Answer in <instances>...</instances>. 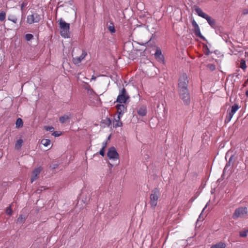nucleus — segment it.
Segmentation results:
<instances>
[{
  "label": "nucleus",
  "mask_w": 248,
  "mask_h": 248,
  "mask_svg": "<svg viewBox=\"0 0 248 248\" xmlns=\"http://www.w3.org/2000/svg\"><path fill=\"white\" fill-rule=\"evenodd\" d=\"M59 21L61 35L65 38L69 37L70 24L66 23L62 18H61Z\"/></svg>",
  "instance_id": "1"
},
{
  "label": "nucleus",
  "mask_w": 248,
  "mask_h": 248,
  "mask_svg": "<svg viewBox=\"0 0 248 248\" xmlns=\"http://www.w3.org/2000/svg\"><path fill=\"white\" fill-rule=\"evenodd\" d=\"M160 195V190L158 188H155L151 191L150 196V203L152 208H154L157 205Z\"/></svg>",
  "instance_id": "2"
},
{
  "label": "nucleus",
  "mask_w": 248,
  "mask_h": 248,
  "mask_svg": "<svg viewBox=\"0 0 248 248\" xmlns=\"http://www.w3.org/2000/svg\"><path fill=\"white\" fill-rule=\"evenodd\" d=\"M248 212V208L246 207L236 208L232 215V218L236 220L238 218L245 217L247 215Z\"/></svg>",
  "instance_id": "3"
},
{
  "label": "nucleus",
  "mask_w": 248,
  "mask_h": 248,
  "mask_svg": "<svg viewBox=\"0 0 248 248\" xmlns=\"http://www.w3.org/2000/svg\"><path fill=\"white\" fill-rule=\"evenodd\" d=\"M180 98L185 104L188 105L190 102V93L188 89L178 90Z\"/></svg>",
  "instance_id": "4"
},
{
  "label": "nucleus",
  "mask_w": 248,
  "mask_h": 248,
  "mask_svg": "<svg viewBox=\"0 0 248 248\" xmlns=\"http://www.w3.org/2000/svg\"><path fill=\"white\" fill-rule=\"evenodd\" d=\"M188 82L189 81L186 74L185 73L182 74L179 79L178 90L188 89Z\"/></svg>",
  "instance_id": "5"
},
{
  "label": "nucleus",
  "mask_w": 248,
  "mask_h": 248,
  "mask_svg": "<svg viewBox=\"0 0 248 248\" xmlns=\"http://www.w3.org/2000/svg\"><path fill=\"white\" fill-rule=\"evenodd\" d=\"M129 98L125 88H123L119 93L116 101L120 103H125Z\"/></svg>",
  "instance_id": "6"
},
{
  "label": "nucleus",
  "mask_w": 248,
  "mask_h": 248,
  "mask_svg": "<svg viewBox=\"0 0 248 248\" xmlns=\"http://www.w3.org/2000/svg\"><path fill=\"white\" fill-rule=\"evenodd\" d=\"M41 20V16L37 13L28 15L27 17V22L29 24L38 23Z\"/></svg>",
  "instance_id": "7"
},
{
  "label": "nucleus",
  "mask_w": 248,
  "mask_h": 248,
  "mask_svg": "<svg viewBox=\"0 0 248 248\" xmlns=\"http://www.w3.org/2000/svg\"><path fill=\"white\" fill-rule=\"evenodd\" d=\"M107 156L109 159H112L113 160L118 159L119 156V154L114 147H111L108 149L107 153Z\"/></svg>",
  "instance_id": "8"
},
{
  "label": "nucleus",
  "mask_w": 248,
  "mask_h": 248,
  "mask_svg": "<svg viewBox=\"0 0 248 248\" xmlns=\"http://www.w3.org/2000/svg\"><path fill=\"white\" fill-rule=\"evenodd\" d=\"M192 25L194 28V33L195 35L202 40H206L205 38L201 34L199 26L195 20L192 21Z\"/></svg>",
  "instance_id": "9"
},
{
  "label": "nucleus",
  "mask_w": 248,
  "mask_h": 248,
  "mask_svg": "<svg viewBox=\"0 0 248 248\" xmlns=\"http://www.w3.org/2000/svg\"><path fill=\"white\" fill-rule=\"evenodd\" d=\"M87 55V53L85 50H82L81 55L79 57L73 58V62L76 65H78L81 61L85 59Z\"/></svg>",
  "instance_id": "10"
},
{
  "label": "nucleus",
  "mask_w": 248,
  "mask_h": 248,
  "mask_svg": "<svg viewBox=\"0 0 248 248\" xmlns=\"http://www.w3.org/2000/svg\"><path fill=\"white\" fill-rule=\"evenodd\" d=\"M136 111L139 115L143 117L147 114V107L145 105H141L139 106Z\"/></svg>",
  "instance_id": "11"
},
{
  "label": "nucleus",
  "mask_w": 248,
  "mask_h": 248,
  "mask_svg": "<svg viewBox=\"0 0 248 248\" xmlns=\"http://www.w3.org/2000/svg\"><path fill=\"white\" fill-rule=\"evenodd\" d=\"M42 168L41 167H38L33 170L32 172V176L31 179V183L37 179L38 175L39 174Z\"/></svg>",
  "instance_id": "12"
},
{
  "label": "nucleus",
  "mask_w": 248,
  "mask_h": 248,
  "mask_svg": "<svg viewBox=\"0 0 248 248\" xmlns=\"http://www.w3.org/2000/svg\"><path fill=\"white\" fill-rule=\"evenodd\" d=\"M122 116H120L119 115H117L115 116L114 118V121L113 122V126L115 128L122 126L123 123L120 121L121 118Z\"/></svg>",
  "instance_id": "13"
},
{
  "label": "nucleus",
  "mask_w": 248,
  "mask_h": 248,
  "mask_svg": "<svg viewBox=\"0 0 248 248\" xmlns=\"http://www.w3.org/2000/svg\"><path fill=\"white\" fill-rule=\"evenodd\" d=\"M117 109L118 115L123 116L124 112L126 110V107L123 104H119L116 106Z\"/></svg>",
  "instance_id": "14"
},
{
  "label": "nucleus",
  "mask_w": 248,
  "mask_h": 248,
  "mask_svg": "<svg viewBox=\"0 0 248 248\" xmlns=\"http://www.w3.org/2000/svg\"><path fill=\"white\" fill-rule=\"evenodd\" d=\"M195 8H194V10L195 11V12H196V13L197 14V15L199 16H201L202 18H205V16H206V15L207 14H206V13H204L202 10L201 9V8H200V7H199L198 6H195Z\"/></svg>",
  "instance_id": "15"
},
{
  "label": "nucleus",
  "mask_w": 248,
  "mask_h": 248,
  "mask_svg": "<svg viewBox=\"0 0 248 248\" xmlns=\"http://www.w3.org/2000/svg\"><path fill=\"white\" fill-rule=\"evenodd\" d=\"M205 19L208 24L211 26L212 28H215L216 26V21L215 19L212 18L211 16H210L209 15H207L205 16V18H204Z\"/></svg>",
  "instance_id": "16"
},
{
  "label": "nucleus",
  "mask_w": 248,
  "mask_h": 248,
  "mask_svg": "<svg viewBox=\"0 0 248 248\" xmlns=\"http://www.w3.org/2000/svg\"><path fill=\"white\" fill-rule=\"evenodd\" d=\"M155 57L156 59L158 60H162L164 58L163 55L162 54L161 50L159 48H157L156 51L155 53Z\"/></svg>",
  "instance_id": "17"
},
{
  "label": "nucleus",
  "mask_w": 248,
  "mask_h": 248,
  "mask_svg": "<svg viewBox=\"0 0 248 248\" xmlns=\"http://www.w3.org/2000/svg\"><path fill=\"white\" fill-rule=\"evenodd\" d=\"M233 158H234V155H232L230 156V158L229 159L228 162L227 163V164H226V166H225V167L224 168V171L226 170L228 167L233 165Z\"/></svg>",
  "instance_id": "18"
},
{
  "label": "nucleus",
  "mask_w": 248,
  "mask_h": 248,
  "mask_svg": "<svg viewBox=\"0 0 248 248\" xmlns=\"http://www.w3.org/2000/svg\"><path fill=\"white\" fill-rule=\"evenodd\" d=\"M70 119V116L68 115H64L60 117L59 121L62 124L65 123L67 121Z\"/></svg>",
  "instance_id": "19"
},
{
  "label": "nucleus",
  "mask_w": 248,
  "mask_h": 248,
  "mask_svg": "<svg viewBox=\"0 0 248 248\" xmlns=\"http://www.w3.org/2000/svg\"><path fill=\"white\" fill-rule=\"evenodd\" d=\"M23 143V140L22 139L18 140L15 144V149L19 150L21 148Z\"/></svg>",
  "instance_id": "20"
},
{
  "label": "nucleus",
  "mask_w": 248,
  "mask_h": 248,
  "mask_svg": "<svg viewBox=\"0 0 248 248\" xmlns=\"http://www.w3.org/2000/svg\"><path fill=\"white\" fill-rule=\"evenodd\" d=\"M226 245L222 242H219L216 245L212 246L211 248H225Z\"/></svg>",
  "instance_id": "21"
},
{
  "label": "nucleus",
  "mask_w": 248,
  "mask_h": 248,
  "mask_svg": "<svg viewBox=\"0 0 248 248\" xmlns=\"http://www.w3.org/2000/svg\"><path fill=\"white\" fill-rule=\"evenodd\" d=\"M240 108V107L237 104H234V105L232 106V109L231 111V113L234 114L237 110Z\"/></svg>",
  "instance_id": "22"
},
{
  "label": "nucleus",
  "mask_w": 248,
  "mask_h": 248,
  "mask_svg": "<svg viewBox=\"0 0 248 248\" xmlns=\"http://www.w3.org/2000/svg\"><path fill=\"white\" fill-rule=\"evenodd\" d=\"M50 142H51L50 140H49L48 139H44L42 140L41 141V143L42 144H43L45 147H47L49 145H50Z\"/></svg>",
  "instance_id": "23"
},
{
  "label": "nucleus",
  "mask_w": 248,
  "mask_h": 248,
  "mask_svg": "<svg viewBox=\"0 0 248 248\" xmlns=\"http://www.w3.org/2000/svg\"><path fill=\"white\" fill-rule=\"evenodd\" d=\"M234 114L231 113V112H228L227 114V116L226 117V118L225 119V123H228L230 122Z\"/></svg>",
  "instance_id": "24"
},
{
  "label": "nucleus",
  "mask_w": 248,
  "mask_h": 248,
  "mask_svg": "<svg viewBox=\"0 0 248 248\" xmlns=\"http://www.w3.org/2000/svg\"><path fill=\"white\" fill-rule=\"evenodd\" d=\"M234 114L231 113V112H228L227 114V116L226 117V118L225 119V123H228L230 122Z\"/></svg>",
  "instance_id": "25"
},
{
  "label": "nucleus",
  "mask_w": 248,
  "mask_h": 248,
  "mask_svg": "<svg viewBox=\"0 0 248 248\" xmlns=\"http://www.w3.org/2000/svg\"><path fill=\"white\" fill-rule=\"evenodd\" d=\"M8 20L13 22L14 23H16L17 21V19L16 16L12 15H10L8 16Z\"/></svg>",
  "instance_id": "26"
},
{
  "label": "nucleus",
  "mask_w": 248,
  "mask_h": 248,
  "mask_svg": "<svg viewBox=\"0 0 248 248\" xmlns=\"http://www.w3.org/2000/svg\"><path fill=\"white\" fill-rule=\"evenodd\" d=\"M23 125V122L21 118H18L16 121V126L17 127H21Z\"/></svg>",
  "instance_id": "27"
},
{
  "label": "nucleus",
  "mask_w": 248,
  "mask_h": 248,
  "mask_svg": "<svg viewBox=\"0 0 248 248\" xmlns=\"http://www.w3.org/2000/svg\"><path fill=\"white\" fill-rule=\"evenodd\" d=\"M207 67L211 71H214L216 69L215 65L212 63H209L208 64H207Z\"/></svg>",
  "instance_id": "28"
},
{
  "label": "nucleus",
  "mask_w": 248,
  "mask_h": 248,
  "mask_svg": "<svg viewBox=\"0 0 248 248\" xmlns=\"http://www.w3.org/2000/svg\"><path fill=\"white\" fill-rule=\"evenodd\" d=\"M240 67L243 70L246 69L247 68L246 62L244 59H242L240 61Z\"/></svg>",
  "instance_id": "29"
},
{
  "label": "nucleus",
  "mask_w": 248,
  "mask_h": 248,
  "mask_svg": "<svg viewBox=\"0 0 248 248\" xmlns=\"http://www.w3.org/2000/svg\"><path fill=\"white\" fill-rule=\"evenodd\" d=\"M6 17V13L4 11L0 12V21H3L5 20Z\"/></svg>",
  "instance_id": "30"
},
{
  "label": "nucleus",
  "mask_w": 248,
  "mask_h": 248,
  "mask_svg": "<svg viewBox=\"0 0 248 248\" xmlns=\"http://www.w3.org/2000/svg\"><path fill=\"white\" fill-rule=\"evenodd\" d=\"M25 221V218L22 215H20L17 219V222L19 223H22L24 222Z\"/></svg>",
  "instance_id": "31"
},
{
  "label": "nucleus",
  "mask_w": 248,
  "mask_h": 248,
  "mask_svg": "<svg viewBox=\"0 0 248 248\" xmlns=\"http://www.w3.org/2000/svg\"><path fill=\"white\" fill-rule=\"evenodd\" d=\"M248 233V230H246L243 231H241L239 232V235L242 237H245L247 236Z\"/></svg>",
  "instance_id": "32"
},
{
  "label": "nucleus",
  "mask_w": 248,
  "mask_h": 248,
  "mask_svg": "<svg viewBox=\"0 0 248 248\" xmlns=\"http://www.w3.org/2000/svg\"><path fill=\"white\" fill-rule=\"evenodd\" d=\"M110 24L111 25H109L108 27V29L109 31L111 33H114L115 32V29L114 25L112 23H111Z\"/></svg>",
  "instance_id": "33"
},
{
  "label": "nucleus",
  "mask_w": 248,
  "mask_h": 248,
  "mask_svg": "<svg viewBox=\"0 0 248 248\" xmlns=\"http://www.w3.org/2000/svg\"><path fill=\"white\" fill-rule=\"evenodd\" d=\"M25 38L27 41H30L33 38V36L31 34L28 33L25 35Z\"/></svg>",
  "instance_id": "34"
},
{
  "label": "nucleus",
  "mask_w": 248,
  "mask_h": 248,
  "mask_svg": "<svg viewBox=\"0 0 248 248\" xmlns=\"http://www.w3.org/2000/svg\"><path fill=\"white\" fill-rule=\"evenodd\" d=\"M6 213L7 215H11L12 214L13 211L11 206H9L8 207H7Z\"/></svg>",
  "instance_id": "35"
},
{
  "label": "nucleus",
  "mask_w": 248,
  "mask_h": 248,
  "mask_svg": "<svg viewBox=\"0 0 248 248\" xmlns=\"http://www.w3.org/2000/svg\"><path fill=\"white\" fill-rule=\"evenodd\" d=\"M45 129L46 131L53 132L54 130V128L53 126H45Z\"/></svg>",
  "instance_id": "36"
},
{
  "label": "nucleus",
  "mask_w": 248,
  "mask_h": 248,
  "mask_svg": "<svg viewBox=\"0 0 248 248\" xmlns=\"http://www.w3.org/2000/svg\"><path fill=\"white\" fill-rule=\"evenodd\" d=\"M105 149H103V148H101V149L100 150V152H99V154L102 155V156H104L105 155Z\"/></svg>",
  "instance_id": "37"
},
{
  "label": "nucleus",
  "mask_w": 248,
  "mask_h": 248,
  "mask_svg": "<svg viewBox=\"0 0 248 248\" xmlns=\"http://www.w3.org/2000/svg\"><path fill=\"white\" fill-rule=\"evenodd\" d=\"M27 5V3L25 2H23L21 4V10L22 11L23 10L24 8Z\"/></svg>",
  "instance_id": "38"
},
{
  "label": "nucleus",
  "mask_w": 248,
  "mask_h": 248,
  "mask_svg": "<svg viewBox=\"0 0 248 248\" xmlns=\"http://www.w3.org/2000/svg\"><path fill=\"white\" fill-rule=\"evenodd\" d=\"M52 135L53 136H54V137H59L61 135V133H59L57 131H55V132H54Z\"/></svg>",
  "instance_id": "39"
},
{
  "label": "nucleus",
  "mask_w": 248,
  "mask_h": 248,
  "mask_svg": "<svg viewBox=\"0 0 248 248\" xmlns=\"http://www.w3.org/2000/svg\"><path fill=\"white\" fill-rule=\"evenodd\" d=\"M85 89L87 90L88 91H90L91 92H93V90L91 89L90 86L87 84V86L85 87Z\"/></svg>",
  "instance_id": "40"
},
{
  "label": "nucleus",
  "mask_w": 248,
  "mask_h": 248,
  "mask_svg": "<svg viewBox=\"0 0 248 248\" xmlns=\"http://www.w3.org/2000/svg\"><path fill=\"white\" fill-rule=\"evenodd\" d=\"M242 14L244 15H246L248 14V9H245L242 11Z\"/></svg>",
  "instance_id": "41"
},
{
  "label": "nucleus",
  "mask_w": 248,
  "mask_h": 248,
  "mask_svg": "<svg viewBox=\"0 0 248 248\" xmlns=\"http://www.w3.org/2000/svg\"><path fill=\"white\" fill-rule=\"evenodd\" d=\"M107 141H105V142H103L102 143V148H103L104 149H106V147H107Z\"/></svg>",
  "instance_id": "42"
},
{
  "label": "nucleus",
  "mask_w": 248,
  "mask_h": 248,
  "mask_svg": "<svg viewBox=\"0 0 248 248\" xmlns=\"http://www.w3.org/2000/svg\"><path fill=\"white\" fill-rule=\"evenodd\" d=\"M58 165L57 164H54L52 167L53 169H55L58 167Z\"/></svg>",
  "instance_id": "43"
},
{
  "label": "nucleus",
  "mask_w": 248,
  "mask_h": 248,
  "mask_svg": "<svg viewBox=\"0 0 248 248\" xmlns=\"http://www.w3.org/2000/svg\"><path fill=\"white\" fill-rule=\"evenodd\" d=\"M205 54L207 55H209L210 54V50L208 48H207V51L205 52Z\"/></svg>",
  "instance_id": "44"
},
{
  "label": "nucleus",
  "mask_w": 248,
  "mask_h": 248,
  "mask_svg": "<svg viewBox=\"0 0 248 248\" xmlns=\"http://www.w3.org/2000/svg\"><path fill=\"white\" fill-rule=\"evenodd\" d=\"M96 79V77H95L94 76H93L92 77V78H91V80H95Z\"/></svg>",
  "instance_id": "45"
},
{
  "label": "nucleus",
  "mask_w": 248,
  "mask_h": 248,
  "mask_svg": "<svg viewBox=\"0 0 248 248\" xmlns=\"http://www.w3.org/2000/svg\"><path fill=\"white\" fill-rule=\"evenodd\" d=\"M68 3L70 5H72V4H73V2H72V0H69V1L68 2Z\"/></svg>",
  "instance_id": "46"
},
{
  "label": "nucleus",
  "mask_w": 248,
  "mask_h": 248,
  "mask_svg": "<svg viewBox=\"0 0 248 248\" xmlns=\"http://www.w3.org/2000/svg\"><path fill=\"white\" fill-rule=\"evenodd\" d=\"M248 83V78L247 79V81L245 82V83L244 84V86H246L247 83Z\"/></svg>",
  "instance_id": "47"
},
{
  "label": "nucleus",
  "mask_w": 248,
  "mask_h": 248,
  "mask_svg": "<svg viewBox=\"0 0 248 248\" xmlns=\"http://www.w3.org/2000/svg\"><path fill=\"white\" fill-rule=\"evenodd\" d=\"M246 95L247 96H248V90H247L246 92Z\"/></svg>",
  "instance_id": "48"
},
{
  "label": "nucleus",
  "mask_w": 248,
  "mask_h": 248,
  "mask_svg": "<svg viewBox=\"0 0 248 248\" xmlns=\"http://www.w3.org/2000/svg\"><path fill=\"white\" fill-rule=\"evenodd\" d=\"M207 207V205H206V206L204 207V208L203 209L202 211V212H203V211L205 210V209Z\"/></svg>",
  "instance_id": "49"
},
{
  "label": "nucleus",
  "mask_w": 248,
  "mask_h": 248,
  "mask_svg": "<svg viewBox=\"0 0 248 248\" xmlns=\"http://www.w3.org/2000/svg\"><path fill=\"white\" fill-rule=\"evenodd\" d=\"M202 213L201 214V215L199 216V218H200L201 217V215H202Z\"/></svg>",
  "instance_id": "50"
},
{
  "label": "nucleus",
  "mask_w": 248,
  "mask_h": 248,
  "mask_svg": "<svg viewBox=\"0 0 248 248\" xmlns=\"http://www.w3.org/2000/svg\"><path fill=\"white\" fill-rule=\"evenodd\" d=\"M1 156L0 155V159L1 158Z\"/></svg>",
  "instance_id": "51"
}]
</instances>
